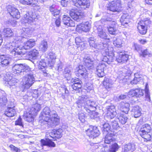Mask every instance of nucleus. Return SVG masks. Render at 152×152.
<instances>
[{
	"label": "nucleus",
	"mask_w": 152,
	"mask_h": 152,
	"mask_svg": "<svg viewBox=\"0 0 152 152\" xmlns=\"http://www.w3.org/2000/svg\"><path fill=\"white\" fill-rule=\"evenodd\" d=\"M39 121L40 123L46 122L48 126L53 127L59 124L60 119L56 111H51L49 107H46L40 114Z\"/></svg>",
	"instance_id": "nucleus-1"
},
{
	"label": "nucleus",
	"mask_w": 152,
	"mask_h": 152,
	"mask_svg": "<svg viewBox=\"0 0 152 152\" xmlns=\"http://www.w3.org/2000/svg\"><path fill=\"white\" fill-rule=\"evenodd\" d=\"M76 104L78 107H83L87 112H90L91 109H95V107L96 105L95 102L89 99L86 95L79 96L76 102Z\"/></svg>",
	"instance_id": "nucleus-2"
},
{
	"label": "nucleus",
	"mask_w": 152,
	"mask_h": 152,
	"mask_svg": "<svg viewBox=\"0 0 152 152\" xmlns=\"http://www.w3.org/2000/svg\"><path fill=\"white\" fill-rule=\"evenodd\" d=\"M5 47L7 49L10 50V51L14 57L18 58V59H21L22 56L25 54L23 49L18 51V49H20V48L18 45H16L15 41L6 44Z\"/></svg>",
	"instance_id": "nucleus-3"
},
{
	"label": "nucleus",
	"mask_w": 152,
	"mask_h": 152,
	"mask_svg": "<svg viewBox=\"0 0 152 152\" xmlns=\"http://www.w3.org/2000/svg\"><path fill=\"white\" fill-rule=\"evenodd\" d=\"M100 21L103 24H105V23H107L110 25V26L107 28V29L110 34L115 35L118 33V30L116 27V23L115 21H112V19L108 17L107 15H104L100 20Z\"/></svg>",
	"instance_id": "nucleus-4"
},
{
	"label": "nucleus",
	"mask_w": 152,
	"mask_h": 152,
	"mask_svg": "<svg viewBox=\"0 0 152 152\" xmlns=\"http://www.w3.org/2000/svg\"><path fill=\"white\" fill-rule=\"evenodd\" d=\"M152 130L150 125L148 124H143L139 131L140 136L145 142L150 141L151 139V135L150 132Z\"/></svg>",
	"instance_id": "nucleus-5"
},
{
	"label": "nucleus",
	"mask_w": 152,
	"mask_h": 152,
	"mask_svg": "<svg viewBox=\"0 0 152 152\" xmlns=\"http://www.w3.org/2000/svg\"><path fill=\"white\" fill-rule=\"evenodd\" d=\"M13 73L15 74L25 75L30 71L31 68L26 64H15L12 67Z\"/></svg>",
	"instance_id": "nucleus-6"
},
{
	"label": "nucleus",
	"mask_w": 152,
	"mask_h": 152,
	"mask_svg": "<svg viewBox=\"0 0 152 152\" xmlns=\"http://www.w3.org/2000/svg\"><path fill=\"white\" fill-rule=\"evenodd\" d=\"M27 73V75L24 77L23 80V87L25 90L29 88L35 81V78L31 69L30 71L28 72Z\"/></svg>",
	"instance_id": "nucleus-7"
},
{
	"label": "nucleus",
	"mask_w": 152,
	"mask_h": 152,
	"mask_svg": "<svg viewBox=\"0 0 152 152\" xmlns=\"http://www.w3.org/2000/svg\"><path fill=\"white\" fill-rule=\"evenodd\" d=\"M31 12H29L26 11L23 12V18L25 19L24 21V23L26 24L32 25L34 23V22L37 20V15L33 14L31 15Z\"/></svg>",
	"instance_id": "nucleus-8"
},
{
	"label": "nucleus",
	"mask_w": 152,
	"mask_h": 152,
	"mask_svg": "<svg viewBox=\"0 0 152 152\" xmlns=\"http://www.w3.org/2000/svg\"><path fill=\"white\" fill-rule=\"evenodd\" d=\"M145 93V96L146 100L150 102V94L148 89V86L147 84H146L145 90H142L140 88H136V97L139 98L142 96L144 93Z\"/></svg>",
	"instance_id": "nucleus-9"
},
{
	"label": "nucleus",
	"mask_w": 152,
	"mask_h": 152,
	"mask_svg": "<svg viewBox=\"0 0 152 152\" xmlns=\"http://www.w3.org/2000/svg\"><path fill=\"white\" fill-rule=\"evenodd\" d=\"M121 0H113L110 1L107 6V10L113 12H119L121 7Z\"/></svg>",
	"instance_id": "nucleus-10"
},
{
	"label": "nucleus",
	"mask_w": 152,
	"mask_h": 152,
	"mask_svg": "<svg viewBox=\"0 0 152 152\" xmlns=\"http://www.w3.org/2000/svg\"><path fill=\"white\" fill-rule=\"evenodd\" d=\"M96 49L102 50V53L104 52L107 54L109 53H111L113 51V48L109 46L107 43L101 42L97 43Z\"/></svg>",
	"instance_id": "nucleus-11"
},
{
	"label": "nucleus",
	"mask_w": 152,
	"mask_h": 152,
	"mask_svg": "<svg viewBox=\"0 0 152 152\" xmlns=\"http://www.w3.org/2000/svg\"><path fill=\"white\" fill-rule=\"evenodd\" d=\"M69 15L73 19L77 21H80L85 16L83 12L74 9H72L70 11Z\"/></svg>",
	"instance_id": "nucleus-12"
},
{
	"label": "nucleus",
	"mask_w": 152,
	"mask_h": 152,
	"mask_svg": "<svg viewBox=\"0 0 152 152\" xmlns=\"http://www.w3.org/2000/svg\"><path fill=\"white\" fill-rule=\"evenodd\" d=\"M94 59L91 58L90 55L88 54H85L83 58V64L89 69L94 68Z\"/></svg>",
	"instance_id": "nucleus-13"
},
{
	"label": "nucleus",
	"mask_w": 152,
	"mask_h": 152,
	"mask_svg": "<svg viewBox=\"0 0 152 152\" xmlns=\"http://www.w3.org/2000/svg\"><path fill=\"white\" fill-rule=\"evenodd\" d=\"M87 134L90 138H94L99 135L100 132L97 128L95 126H90L86 130Z\"/></svg>",
	"instance_id": "nucleus-14"
},
{
	"label": "nucleus",
	"mask_w": 152,
	"mask_h": 152,
	"mask_svg": "<svg viewBox=\"0 0 152 152\" xmlns=\"http://www.w3.org/2000/svg\"><path fill=\"white\" fill-rule=\"evenodd\" d=\"M7 11L13 18L18 19L20 17V13L18 10L14 7L9 5L7 7Z\"/></svg>",
	"instance_id": "nucleus-15"
},
{
	"label": "nucleus",
	"mask_w": 152,
	"mask_h": 152,
	"mask_svg": "<svg viewBox=\"0 0 152 152\" xmlns=\"http://www.w3.org/2000/svg\"><path fill=\"white\" fill-rule=\"evenodd\" d=\"M91 25L88 21L83 23L77 26L76 30L77 31H83L87 32L89 31Z\"/></svg>",
	"instance_id": "nucleus-16"
},
{
	"label": "nucleus",
	"mask_w": 152,
	"mask_h": 152,
	"mask_svg": "<svg viewBox=\"0 0 152 152\" xmlns=\"http://www.w3.org/2000/svg\"><path fill=\"white\" fill-rule=\"evenodd\" d=\"M87 72L86 69L82 65H80L77 68L75 72V74L77 76H82L84 78L87 76Z\"/></svg>",
	"instance_id": "nucleus-17"
},
{
	"label": "nucleus",
	"mask_w": 152,
	"mask_h": 152,
	"mask_svg": "<svg viewBox=\"0 0 152 152\" xmlns=\"http://www.w3.org/2000/svg\"><path fill=\"white\" fill-rule=\"evenodd\" d=\"M130 104L126 102H121L119 103L117 105L118 109L121 110L125 114H128L129 110Z\"/></svg>",
	"instance_id": "nucleus-18"
},
{
	"label": "nucleus",
	"mask_w": 152,
	"mask_h": 152,
	"mask_svg": "<svg viewBox=\"0 0 152 152\" xmlns=\"http://www.w3.org/2000/svg\"><path fill=\"white\" fill-rule=\"evenodd\" d=\"M106 108L107 110V116L108 118L113 119L116 115V109L115 106L113 105H111L107 106Z\"/></svg>",
	"instance_id": "nucleus-19"
},
{
	"label": "nucleus",
	"mask_w": 152,
	"mask_h": 152,
	"mask_svg": "<svg viewBox=\"0 0 152 152\" xmlns=\"http://www.w3.org/2000/svg\"><path fill=\"white\" fill-rule=\"evenodd\" d=\"M90 5L89 0H80L78 3H76L75 6L80 8L82 10H84L86 8H88Z\"/></svg>",
	"instance_id": "nucleus-20"
},
{
	"label": "nucleus",
	"mask_w": 152,
	"mask_h": 152,
	"mask_svg": "<svg viewBox=\"0 0 152 152\" xmlns=\"http://www.w3.org/2000/svg\"><path fill=\"white\" fill-rule=\"evenodd\" d=\"M38 64V67L39 69H42L43 73V75L45 76L49 77L50 74L48 72L45 68L46 66V63L44 61V60L41 59L37 62Z\"/></svg>",
	"instance_id": "nucleus-21"
},
{
	"label": "nucleus",
	"mask_w": 152,
	"mask_h": 152,
	"mask_svg": "<svg viewBox=\"0 0 152 152\" xmlns=\"http://www.w3.org/2000/svg\"><path fill=\"white\" fill-rule=\"evenodd\" d=\"M129 55L124 53L120 52L116 57V60L118 63L121 64L125 63L128 60Z\"/></svg>",
	"instance_id": "nucleus-22"
},
{
	"label": "nucleus",
	"mask_w": 152,
	"mask_h": 152,
	"mask_svg": "<svg viewBox=\"0 0 152 152\" xmlns=\"http://www.w3.org/2000/svg\"><path fill=\"white\" fill-rule=\"evenodd\" d=\"M106 67V64L102 63L99 64L96 68L97 75L99 77H102L105 75L104 70Z\"/></svg>",
	"instance_id": "nucleus-23"
},
{
	"label": "nucleus",
	"mask_w": 152,
	"mask_h": 152,
	"mask_svg": "<svg viewBox=\"0 0 152 152\" xmlns=\"http://www.w3.org/2000/svg\"><path fill=\"white\" fill-rule=\"evenodd\" d=\"M130 16L128 13H123L120 20L121 25L125 27H127L130 22Z\"/></svg>",
	"instance_id": "nucleus-24"
},
{
	"label": "nucleus",
	"mask_w": 152,
	"mask_h": 152,
	"mask_svg": "<svg viewBox=\"0 0 152 152\" xmlns=\"http://www.w3.org/2000/svg\"><path fill=\"white\" fill-rule=\"evenodd\" d=\"M135 149V145L134 143H129L124 145L121 152H131L134 151Z\"/></svg>",
	"instance_id": "nucleus-25"
},
{
	"label": "nucleus",
	"mask_w": 152,
	"mask_h": 152,
	"mask_svg": "<svg viewBox=\"0 0 152 152\" xmlns=\"http://www.w3.org/2000/svg\"><path fill=\"white\" fill-rule=\"evenodd\" d=\"M62 130L61 129H59L57 130L53 129L49 134V135L51 137L53 138L54 137L59 138L62 136Z\"/></svg>",
	"instance_id": "nucleus-26"
},
{
	"label": "nucleus",
	"mask_w": 152,
	"mask_h": 152,
	"mask_svg": "<svg viewBox=\"0 0 152 152\" xmlns=\"http://www.w3.org/2000/svg\"><path fill=\"white\" fill-rule=\"evenodd\" d=\"M115 134L112 132H108L106 135L104 141L105 143L110 144L115 140V138L113 137Z\"/></svg>",
	"instance_id": "nucleus-27"
},
{
	"label": "nucleus",
	"mask_w": 152,
	"mask_h": 152,
	"mask_svg": "<svg viewBox=\"0 0 152 152\" xmlns=\"http://www.w3.org/2000/svg\"><path fill=\"white\" fill-rule=\"evenodd\" d=\"M113 52V51L112 52ZM109 53L108 54H107L106 53H102L104 57L103 59V61L106 62L108 64H110L112 62H113L114 59L115 57L114 55L113 54H111V55H109L110 53Z\"/></svg>",
	"instance_id": "nucleus-28"
},
{
	"label": "nucleus",
	"mask_w": 152,
	"mask_h": 152,
	"mask_svg": "<svg viewBox=\"0 0 152 152\" xmlns=\"http://www.w3.org/2000/svg\"><path fill=\"white\" fill-rule=\"evenodd\" d=\"M83 38L80 37H77L75 39L77 47L80 50H83L85 48L84 43L83 42Z\"/></svg>",
	"instance_id": "nucleus-29"
},
{
	"label": "nucleus",
	"mask_w": 152,
	"mask_h": 152,
	"mask_svg": "<svg viewBox=\"0 0 152 152\" xmlns=\"http://www.w3.org/2000/svg\"><path fill=\"white\" fill-rule=\"evenodd\" d=\"M62 22L64 24L67 26L73 27L75 26V23L70 18L66 15H64Z\"/></svg>",
	"instance_id": "nucleus-30"
},
{
	"label": "nucleus",
	"mask_w": 152,
	"mask_h": 152,
	"mask_svg": "<svg viewBox=\"0 0 152 152\" xmlns=\"http://www.w3.org/2000/svg\"><path fill=\"white\" fill-rule=\"evenodd\" d=\"M47 58L49 59L48 63L50 66H53L55 62L56 59L55 54L53 52H50L47 54Z\"/></svg>",
	"instance_id": "nucleus-31"
},
{
	"label": "nucleus",
	"mask_w": 152,
	"mask_h": 152,
	"mask_svg": "<svg viewBox=\"0 0 152 152\" xmlns=\"http://www.w3.org/2000/svg\"><path fill=\"white\" fill-rule=\"evenodd\" d=\"M14 106H8L4 114L8 117H12L15 115L16 114V111L14 108Z\"/></svg>",
	"instance_id": "nucleus-32"
},
{
	"label": "nucleus",
	"mask_w": 152,
	"mask_h": 152,
	"mask_svg": "<svg viewBox=\"0 0 152 152\" xmlns=\"http://www.w3.org/2000/svg\"><path fill=\"white\" fill-rule=\"evenodd\" d=\"M132 114L135 118H137L141 116V109L138 106L133 107L131 110Z\"/></svg>",
	"instance_id": "nucleus-33"
},
{
	"label": "nucleus",
	"mask_w": 152,
	"mask_h": 152,
	"mask_svg": "<svg viewBox=\"0 0 152 152\" xmlns=\"http://www.w3.org/2000/svg\"><path fill=\"white\" fill-rule=\"evenodd\" d=\"M35 45V41L33 39H30L24 43L23 48L25 50L29 49L32 48Z\"/></svg>",
	"instance_id": "nucleus-34"
},
{
	"label": "nucleus",
	"mask_w": 152,
	"mask_h": 152,
	"mask_svg": "<svg viewBox=\"0 0 152 152\" xmlns=\"http://www.w3.org/2000/svg\"><path fill=\"white\" fill-rule=\"evenodd\" d=\"M38 54L39 52L38 50L36 49H33L27 53L26 55L29 58L35 59L38 56Z\"/></svg>",
	"instance_id": "nucleus-35"
},
{
	"label": "nucleus",
	"mask_w": 152,
	"mask_h": 152,
	"mask_svg": "<svg viewBox=\"0 0 152 152\" xmlns=\"http://www.w3.org/2000/svg\"><path fill=\"white\" fill-rule=\"evenodd\" d=\"M35 115V114L33 112L30 110L29 112H26V113H24V116L26 121L28 122H30L33 120V116Z\"/></svg>",
	"instance_id": "nucleus-36"
},
{
	"label": "nucleus",
	"mask_w": 152,
	"mask_h": 152,
	"mask_svg": "<svg viewBox=\"0 0 152 152\" xmlns=\"http://www.w3.org/2000/svg\"><path fill=\"white\" fill-rule=\"evenodd\" d=\"M97 29L98 36L102 39H107V35L105 31L103 30L101 26H99Z\"/></svg>",
	"instance_id": "nucleus-37"
},
{
	"label": "nucleus",
	"mask_w": 152,
	"mask_h": 152,
	"mask_svg": "<svg viewBox=\"0 0 152 152\" xmlns=\"http://www.w3.org/2000/svg\"><path fill=\"white\" fill-rule=\"evenodd\" d=\"M123 42V39L119 38H115L113 40V45L117 48L121 47Z\"/></svg>",
	"instance_id": "nucleus-38"
},
{
	"label": "nucleus",
	"mask_w": 152,
	"mask_h": 152,
	"mask_svg": "<svg viewBox=\"0 0 152 152\" xmlns=\"http://www.w3.org/2000/svg\"><path fill=\"white\" fill-rule=\"evenodd\" d=\"M59 90L60 92L59 94L61 95V97L63 99H65L69 94V91L66 87H61Z\"/></svg>",
	"instance_id": "nucleus-39"
},
{
	"label": "nucleus",
	"mask_w": 152,
	"mask_h": 152,
	"mask_svg": "<svg viewBox=\"0 0 152 152\" xmlns=\"http://www.w3.org/2000/svg\"><path fill=\"white\" fill-rule=\"evenodd\" d=\"M1 94H0V103L2 105H5L7 102L6 95L4 91L1 92Z\"/></svg>",
	"instance_id": "nucleus-40"
},
{
	"label": "nucleus",
	"mask_w": 152,
	"mask_h": 152,
	"mask_svg": "<svg viewBox=\"0 0 152 152\" xmlns=\"http://www.w3.org/2000/svg\"><path fill=\"white\" fill-rule=\"evenodd\" d=\"M117 117L118 118L119 122L122 124H125L128 120L127 116L124 114H118Z\"/></svg>",
	"instance_id": "nucleus-41"
},
{
	"label": "nucleus",
	"mask_w": 152,
	"mask_h": 152,
	"mask_svg": "<svg viewBox=\"0 0 152 152\" xmlns=\"http://www.w3.org/2000/svg\"><path fill=\"white\" fill-rule=\"evenodd\" d=\"M137 28L139 32L141 34L143 35L146 33L147 30L146 27L141 24L140 22L138 23Z\"/></svg>",
	"instance_id": "nucleus-42"
},
{
	"label": "nucleus",
	"mask_w": 152,
	"mask_h": 152,
	"mask_svg": "<svg viewBox=\"0 0 152 152\" xmlns=\"http://www.w3.org/2000/svg\"><path fill=\"white\" fill-rule=\"evenodd\" d=\"M103 83L106 89H108L111 87L112 85L111 80L109 78L106 77L104 78Z\"/></svg>",
	"instance_id": "nucleus-43"
},
{
	"label": "nucleus",
	"mask_w": 152,
	"mask_h": 152,
	"mask_svg": "<svg viewBox=\"0 0 152 152\" xmlns=\"http://www.w3.org/2000/svg\"><path fill=\"white\" fill-rule=\"evenodd\" d=\"M37 0H20V2L25 5H32L36 4Z\"/></svg>",
	"instance_id": "nucleus-44"
},
{
	"label": "nucleus",
	"mask_w": 152,
	"mask_h": 152,
	"mask_svg": "<svg viewBox=\"0 0 152 152\" xmlns=\"http://www.w3.org/2000/svg\"><path fill=\"white\" fill-rule=\"evenodd\" d=\"M3 34L7 37H10L13 35V33L10 28H4L2 31Z\"/></svg>",
	"instance_id": "nucleus-45"
},
{
	"label": "nucleus",
	"mask_w": 152,
	"mask_h": 152,
	"mask_svg": "<svg viewBox=\"0 0 152 152\" xmlns=\"http://www.w3.org/2000/svg\"><path fill=\"white\" fill-rule=\"evenodd\" d=\"M41 144L42 145H46L49 147H54L55 146V144L54 143L50 140L46 141L44 140H41Z\"/></svg>",
	"instance_id": "nucleus-46"
},
{
	"label": "nucleus",
	"mask_w": 152,
	"mask_h": 152,
	"mask_svg": "<svg viewBox=\"0 0 152 152\" xmlns=\"http://www.w3.org/2000/svg\"><path fill=\"white\" fill-rule=\"evenodd\" d=\"M21 31L22 32V34H23L25 35V37L24 36H22L23 37L25 38L26 37L27 35L31 34L32 31L31 28L23 27Z\"/></svg>",
	"instance_id": "nucleus-47"
},
{
	"label": "nucleus",
	"mask_w": 152,
	"mask_h": 152,
	"mask_svg": "<svg viewBox=\"0 0 152 152\" xmlns=\"http://www.w3.org/2000/svg\"><path fill=\"white\" fill-rule=\"evenodd\" d=\"M108 119L110 120L109 121L110 122V127H111L114 129H117L119 128V126L117 121L113 120L112 119Z\"/></svg>",
	"instance_id": "nucleus-48"
},
{
	"label": "nucleus",
	"mask_w": 152,
	"mask_h": 152,
	"mask_svg": "<svg viewBox=\"0 0 152 152\" xmlns=\"http://www.w3.org/2000/svg\"><path fill=\"white\" fill-rule=\"evenodd\" d=\"M9 59H10L5 57L4 55H1L0 56V61H1V62L3 65H7L9 63Z\"/></svg>",
	"instance_id": "nucleus-49"
},
{
	"label": "nucleus",
	"mask_w": 152,
	"mask_h": 152,
	"mask_svg": "<svg viewBox=\"0 0 152 152\" xmlns=\"http://www.w3.org/2000/svg\"><path fill=\"white\" fill-rule=\"evenodd\" d=\"M120 148V146L117 143H115L109 147V152H116Z\"/></svg>",
	"instance_id": "nucleus-50"
},
{
	"label": "nucleus",
	"mask_w": 152,
	"mask_h": 152,
	"mask_svg": "<svg viewBox=\"0 0 152 152\" xmlns=\"http://www.w3.org/2000/svg\"><path fill=\"white\" fill-rule=\"evenodd\" d=\"M82 87V85L80 84V83L79 84L73 83L71 86L72 88L75 91L74 92H75L76 93L81 91V88Z\"/></svg>",
	"instance_id": "nucleus-51"
},
{
	"label": "nucleus",
	"mask_w": 152,
	"mask_h": 152,
	"mask_svg": "<svg viewBox=\"0 0 152 152\" xmlns=\"http://www.w3.org/2000/svg\"><path fill=\"white\" fill-rule=\"evenodd\" d=\"M48 48L47 42L44 40L41 42L39 49L43 52H45Z\"/></svg>",
	"instance_id": "nucleus-52"
},
{
	"label": "nucleus",
	"mask_w": 152,
	"mask_h": 152,
	"mask_svg": "<svg viewBox=\"0 0 152 152\" xmlns=\"http://www.w3.org/2000/svg\"><path fill=\"white\" fill-rule=\"evenodd\" d=\"M55 6L54 5H52L50 8V10L52 14L54 16L58 15L59 13V10L55 8Z\"/></svg>",
	"instance_id": "nucleus-53"
},
{
	"label": "nucleus",
	"mask_w": 152,
	"mask_h": 152,
	"mask_svg": "<svg viewBox=\"0 0 152 152\" xmlns=\"http://www.w3.org/2000/svg\"><path fill=\"white\" fill-rule=\"evenodd\" d=\"M40 105L38 103H36L34 104L33 106L30 109V110L31 111L33 112L36 114L37 112L40 110Z\"/></svg>",
	"instance_id": "nucleus-54"
},
{
	"label": "nucleus",
	"mask_w": 152,
	"mask_h": 152,
	"mask_svg": "<svg viewBox=\"0 0 152 152\" xmlns=\"http://www.w3.org/2000/svg\"><path fill=\"white\" fill-rule=\"evenodd\" d=\"M140 22L147 28L148 26L151 24V22L149 19L146 18L140 21Z\"/></svg>",
	"instance_id": "nucleus-55"
},
{
	"label": "nucleus",
	"mask_w": 152,
	"mask_h": 152,
	"mask_svg": "<svg viewBox=\"0 0 152 152\" xmlns=\"http://www.w3.org/2000/svg\"><path fill=\"white\" fill-rule=\"evenodd\" d=\"M110 124L109 125V123H104L102 127L104 133L105 132H108V133L109 132L108 131L110 130Z\"/></svg>",
	"instance_id": "nucleus-56"
},
{
	"label": "nucleus",
	"mask_w": 152,
	"mask_h": 152,
	"mask_svg": "<svg viewBox=\"0 0 152 152\" xmlns=\"http://www.w3.org/2000/svg\"><path fill=\"white\" fill-rule=\"evenodd\" d=\"M96 107H95V109H94V108L91 109V110L90 112H88V113H90V116L92 119L96 118L98 115V114L96 112L94 111Z\"/></svg>",
	"instance_id": "nucleus-57"
},
{
	"label": "nucleus",
	"mask_w": 152,
	"mask_h": 152,
	"mask_svg": "<svg viewBox=\"0 0 152 152\" xmlns=\"http://www.w3.org/2000/svg\"><path fill=\"white\" fill-rule=\"evenodd\" d=\"M16 83V81L14 78H12L11 80H8L5 82V84L7 86H14Z\"/></svg>",
	"instance_id": "nucleus-58"
},
{
	"label": "nucleus",
	"mask_w": 152,
	"mask_h": 152,
	"mask_svg": "<svg viewBox=\"0 0 152 152\" xmlns=\"http://www.w3.org/2000/svg\"><path fill=\"white\" fill-rule=\"evenodd\" d=\"M128 95L129 97L135 96L136 97V88H133L130 90L128 92Z\"/></svg>",
	"instance_id": "nucleus-59"
},
{
	"label": "nucleus",
	"mask_w": 152,
	"mask_h": 152,
	"mask_svg": "<svg viewBox=\"0 0 152 152\" xmlns=\"http://www.w3.org/2000/svg\"><path fill=\"white\" fill-rule=\"evenodd\" d=\"M78 118L80 120L82 123L84 122L86 118L85 114L83 113H80L79 114Z\"/></svg>",
	"instance_id": "nucleus-60"
},
{
	"label": "nucleus",
	"mask_w": 152,
	"mask_h": 152,
	"mask_svg": "<svg viewBox=\"0 0 152 152\" xmlns=\"http://www.w3.org/2000/svg\"><path fill=\"white\" fill-rule=\"evenodd\" d=\"M142 54L140 55L141 56L143 57H145L147 55L149 56L150 55V53L148 51L147 49H145L143 50H142Z\"/></svg>",
	"instance_id": "nucleus-61"
},
{
	"label": "nucleus",
	"mask_w": 152,
	"mask_h": 152,
	"mask_svg": "<svg viewBox=\"0 0 152 152\" xmlns=\"http://www.w3.org/2000/svg\"><path fill=\"white\" fill-rule=\"evenodd\" d=\"M85 88L87 91L90 90L93 88V85L90 83H87L85 85Z\"/></svg>",
	"instance_id": "nucleus-62"
},
{
	"label": "nucleus",
	"mask_w": 152,
	"mask_h": 152,
	"mask_svg": "<svg viewBox=\"0 0 152 152\" xmlns=\"http://www.w3.org/2000/svg\"><path fill=\"white\" fill-rule=\"evenodd\" d=\"M12 78V76L9 73H7L4 76V79L6 82L9 80H11Z\"/></svg>",
	"instance_id": "nucleus-63"
},
{
	"label": "nucleus",
	"mask_w": 152,
	"mask_h": 152,
	"mask_svg": "<svg viewBox=\"0 0 152 152\" xmlns=\"http://www.w3.org/2000/svg\"><path fill=\"white\" fill-rule=\"evenodd\" d=\"M10 147L13 150V151L16 152H20V149L18 148L15 147L12 145H10Z\"/></svg>",
	"instance_id": "nucleus-64"
}]
</instances>
